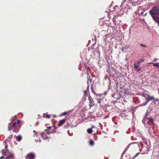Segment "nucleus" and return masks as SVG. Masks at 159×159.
I'll return each mask as SVG.
<instances>
[{
  "label": "nucleus",
  "instance_id": "1",
  "mask_svg": "<svg viewBox=\"0 0 159 159\" xmlns=\"http://www.w3.org/2000/svg\"><path fill=\"white\" fill-rule=\"evenodd\" d=\"M149 13L153 18L154 20L158 24H159V8L155 7L149 11Z\"/></svg>",
  "mask_w": 159,
  "mask_h": 159
},
{
  "label": "nucleus",
  "instance_id": "2",
  "mask_svg": "<svg viewBox=\"0 0 159 159\" xmlns=\"http://www.w3.org/2000/svg\"><path fill=\"white\" fill-rule=\"evenodd\" d=\"M16 117L14 116L13 119H12V121L11 122L12 123V128L14 127L15 129H16L17 127L19 125L20 123V120H16V121H14L15 120H16Z\"/></svg>",
  "mask_w": 159,
  "mask_h": 159
},
{
  "label": "nucleus",
  "instance_id": "3",
  "mask_svg": "<svg viewBox=\"0 0 159 159\" xmlns=\"http://www.w3.org/2000/svg\"><path fill=\"white\" fill-rule=\"evenodd\" d=\"M143 95L145 98V100H146V102L143 105V106L146 105L149 101L154 100V97L153 96H150L149 94L143 93Z\"/></svg>",
  "mask_w": 159,
  "mask_h": 159
},
{
  "label": "nucleus",
  "instance_id": "4",
  "mask_svg": "<svg viewBox=\"0 0 159 159\" xmlns=\"http://www.w3.org/2000/svg\"><path fill=\"white\" fill-rule=\"evenodd\" d=\"M49 133L44 131L41 134V135L43 139H47L49 138Z\"/></svg>",
  "mask_w": 159,
  "mask_h": 159
},
{
  "label": "nucleus",
  "instance_id": "5",
  "mask_svg": "<svg viewBox=\"0 0 159 159\" xmlns=\"http://www.w3.org/2000/svg\"><path fill=\"white\" fill-rule=\"evenodd\" d=\"M89 106H90V107H93L94 106V101L93 100V98L90 96V95L89 96Z\"/></svg>",
  "mask_w": 159,
  "mask_h": 159
},
{
  "label": "nucleus",
  "instance_id": "6",
  "mask_svg": "<svg viewBox=\"0 0 159 159\" xmlns=\"http://www.w3.org/2000/svg\"><path fill=\"white\" fill-rule=\"evenodd\" d=\"M34 157L35 155L32 153L28 154L25 157L26 159H34Z\"/></svg>",
  "mask_w": 159,
  "mask_h": 159
},
{
  "label": "nucleus",
  "instance_id": "7",
  "mask_svg": "<svg viewBox=\"0 0 159 159\" xmlns=\"http://www.w3.org/2000/svg\"><path fill=\"white\" fill-rule=\"evenodd\" d=\"M66 119H63L60 120L58 124V126H62L66 122Z\"/></svg>",
  "mask_w": 159,
  "mask_h": 159
},
{
  "label": "nucleus",
  "instance_id": "8",
  "mask_svg": "<svg viewBox=\"0 0 159 159\" xmlns=\"http://www.w3.org/2000/svg\"><path fill=\"white\" fill-rule=\"evenodd\" d=\"M141 150L143 151H144L143 154H147L148 152V150L147 148L143 147L142 148Z\"/></svg>",
  "mask_w": 159,
  "mask_h": 159
},
{
  "label": "nucleus",
  "instance_id": "9",
  "mask_svg": "<svg viewBox=\"0 0 159 159\" xmlns=\"http://www.w3.org/2000/svg\"><path fill=\"white\" fill-rule=\"evenodd\" d=\"M134 69L137 70V72L141 70V68L138 69L139 67L136 64V63H134Z\"/></svg>",
  "mask_w": 159,
  "mask_h": 159
},
{
  "label": "nucleus",
  "instance_id": "10",
  "mask_svg": "<svg viewBox=\"0 0 159 159\" xmlns=\"http://www.w3.org/2000/svg\"><path fill=\"white\" fill-rule=\"evenodd\" d=\"M16 137V139L18 141L20 142L22 139V137L20 135L18 136H15Z\"/></svg>",
  "mask_w": 159,
  "mask_h": 159
},
{
  "label": "nucleus",
  "instance_id": "11",
  "mask_svg": "<svg viewBox=\"0 0 159 159\" xmlns=\"http://www.w3.org/2000/svg\"><path fill=\"white\" fill-rule=\"evenodd\" d=\"M8 149H5V148L4 149H3L2 151V155H5L6 153L8 152Z\"/></svg>",
  "mask_w": 159,
  "mask_h": 159
},
{
  "label": "nucleus",
  "instance_id": "12",
  "mask_svg": "<svg viewBox=\"0 0 159 159\" xmlns=\"http://www.w3.org/2000/svg\"><path fill=\"white\" fill-rule=\"evenodd\" d=\"M52 127L49 126L46 129L44 130V131L49 134H50L51 132H49V130L52 128Z\"/></svg>",
  "mask_w": 159,
  "mask_h": 159
},
{
  "label": "nucleus",
  "instance_id": "13",
  "mask_svg": "<svg viewBox=\"0 0 159 159\" xmlns=\"http://www.w3.org/2000/svg\"><path fill=\"white\" fill-rule=\"evenodd\" d=\"M43 116L44 118H49L50 117L51 115L48 114H44Z\"/></svg>",
  "mask_w": 159,
  "mask_h": 159
},
{
  "label": "nucleus",
  "instance_id": "14",
  "mask_svg": "<svg viewBox=\"0 0 159 159\" xmlns=\"http://www.w3.org/2000/svg\"><path fill=\"white\" fill-rule=\"evenodd\" d=\"M11 124V122L10 123H9V125L8 127V131H10L11 130V127H12Z\"/></svg>",
  "mask_w": 159,
  "mask_h": 159
},
{
  "label": "nucleus",
  "instance_id": "15",
  "mask_svg": "<svg viewBox=\"0 0 159 159\" xmlns=\"http://www.w3.org/2000/svg\"><path fill=\"white\" fill-rule=\"evenodd\" d=\"M13 157V154L12 153L10 154L8 157H6V159H9V158H12Z\"/></svg>",
  "mask_w": 159,
  "mask_h": 159
},
{
  "label": "nucleus",
  "instance_id": "16",
  "mask_svg": "<svg viewBox=\"0 0 159 159\" xmlns=\"http://www.w3.org/2000/svg\"><path fill=\"white\" fill-rule=\"evenodd\" d=\"M153 66H156L158 68H159V63H154Z\"/></svg>",
  "mask_w": 159,
  "mask_h": 159
},
{
  "label": "nucleus",
  "instance_id": "17",
  "mask_svg": "<svg viewBox=\"0 0 159 159\" xmlns=\"http://www.w3.org/2000/svg\"><path fill=\"white\" fill-rule=\"evenodd\" d=\"M87 132L89 134H91L93 132V130L91 128H89L87 130Z\"/></svg>",
  "mask_w": 159,
  "mask_h": 159
},
{
  "label": "nucleus",
  "instance_id": "18",
  "mask_svg": "<svg viewBox=\"0 0 159 159\" xmlns=\"http://www.w3.org/2000/svg\"><path fill=\"white\" fill-rule=\"evenodd\" d=\"M88 89H86L85 91H84V96H85V98L86 97V94H87L88 92Z\"/></svg>",
  "mask_w": 159,
  "mask_h": 159
},
{
  "label": "nucleus",
  "instance_id": "19",
  "mask_svg": "<svg viewBox=\"0 0 159 159\" xmlns=\"http://www.w3.org/2000/svg\"><path fill=\"white\" fill-rule=\"evenodd\" d=\"M89 143V144L91 145H93L94 144V141L92 140H90Z\"/></svg>",
  "mask_w": 159,
  "mask_h": 159
},
{
  "label": "nucleus",
  "instance_id": "20",
  "mask_svg": "<svg viewBox=\"0 0 159 159\" xmlns=\"http://www.w3.org/2000/svg\"><path fill=\"white\" fill-rule=\"evenodd\" d=\"M69 112V111L68 112H64L62 113V114H61V116L65 115H69V114H68Z\"/></svg>",
  "mask_w": 159,
  "mask_h": 159
},
{
  "label": "nucleus",
  "instance_id": "21",
  "mask_svg": "<svg viewBox=\"0 0 159 159\" xmlns=\"http://www.w3.org/2000/svg\"><path fill=\"white\" fill-rule=\"evenodd\" d=\"M117 95H118V97H117V98H116V99H119L121 97V96L120 95V94H117Z\"/></svg>",
  "mask_w": 159,
  "mask_h": 159
},
{
  "label": "nucleus",
  "instance_id": "22",
  "mask_svg": "<svg viewBox=\"0 0 159 159\" xmlns=\"http://www.w3.org/2000/svg\"><path fill=\"white\" fill-rule=\"evenodd\" d=\"M139 154V153H137L136 155H135L134 156V157H132V159H134Z\"/></svg>",
  "mask_w": 159,
  "mask_h": 159
},
{
  "label": "nucleus",
  "instance_id": "23",
  "mask_svg": "<svg viewBox=\"0 0 159 159\" xmlns=\"http://www.w3.org/2000/svg\"><path fill=\"white\" fill-rule=\"evenodd\" d=\"M129 46L128 45H125V47H124V48L125 49H128L129 48Z\"/></svg>",
  "mask_w": 159,
  "mask_h": 159
},
{
  "label": "nucleus",
  "instance_id": "24",
  "mask_svg": "<svg viewBox=\"0 0 159 159\" xmlns=\"http://www.w3.org/2000/svg\"><path fill=\"white\" fill-rule=\"evenodd\" d=\"M5 149H7L8 146L7 145V144L6 143H5Z\"/></svg>",
  "mask_w": 159,
  "mask_h": 159
},
{
  "label": "nucleus",
  "instance_id": "25",
  "mask_svg": "<svg viewBox=\"0 0 159 159\" xmlns=\"http://www.w3.org/2000/svg\"><path fill=\"white\" fill-rule=\"evenodd\" d=\"M70 125V123H67L66 125V127H68Z\"/></svg>",
  "mask_w": 159,
  "mask_h": 159
},
{
  "label": "nucleus",
  "instance_id": "26",
  "mask_svg": "<svg viewBox=\"0 0 159 159\" xmlns=\"http://www.w3.org/2000/svg\"><path fill=\"white\" fill-rule=\"evenodd\" d=\"M141 63V61H138L137 62V64L138 65H139Z\"/></svg>",
  "mask_w": 159,
  "mask_h": 159
},
{
  "label": "nucleus",
  "instance_id": "27",
  "mask_svg": "<svg viewBox=\"0 0 159 159\" xmlns=\"http://www.w3.org/2000/svg\"><path fill=\"white\" fill-rule=\"evenodd\" d=\"M97 100H98V103H101V100L100 99H97Z\"/></svg>",
  "mask_w": 159,
  "mask_h": 159
},
{
  "label": "nucleus",
  "instance_id": "28",
  "mask_svg": "<svg viewBox=\"0 0 159 159\" xmlns=\"http://www.w3.org/2000/svg\"><path fill=\"white\" fill-rule=\"evenodd\" d=\"M130 144H129V145L127 147V148H126V149H125V150H127L128 149V148H129V146H130Z\"/></svg>",
  "mask_w": 159,
  "mask_h": 159
},
{
  "label": "nucleus",
  "instance_id": "29",
  "mask_svg": "<svg viewBox=\"0 0 159 159\" xmlns=\"http://www.w3.org/2000/svg\"><path fill=\"white\" fill-rule=\"evenodd\" d=\"M140 45H141V46H143V47H146V46H145V45H143V44H140Z\"/></svg>",
  "mask_w": 159,
  "mask_h": 159
},
{
  "label": "nucleus",
  "instance_id": "30",
  "mask_svg": "<svg viewBox=\"0 0 159 159\" xmlns=\"http://www.w3.org/2000/svg\"><path fill=\"white\" fill-rule=\"evenodd\" d=\"M4 158V157L3 156H2L0 157V159H3Z\"/></svg>",
  "mask_w": 159,
  "mask_h": 159
},
{
  "label": "nucleus",
  "instance_id": "31",
  "mask_svg": "<svg viewBox=\"0 0 159 159\" xmlns=\"http://www.w3.org/2000/svg\"><path fill=\"white\" fill-rule=\"evenodd\" d=\"M122 51H124L125 49L124 48V47H123L122 48Z\"/></svg>",
  "mask_w": 159,
  "mask_h": 159
},
{
  "label": "nucleus",
  "instance_id": "32",
  "mask_svg": "<svg viewBox=\"0 0 159 159\" xmlns=\"http://www.w3.org/2000/svg\"><path fill=\"white\" fill-rule=\"evenodd\" d=\"M141 61V62H143L144 61V60H143V59H141V61Z\"/></svg>",
  "mask_w": 159,
  "mask_h": 159
},
{
  "label": "nucleus",
  "instance_id": "33",
  "mask_svg": "<svg viewBox=\"0 0 159 159\" xmlns=\"http://www.w3.org/2000/svg\"><path fill=\"white\" fill-rule=\"evenodd\" d=\"M88 79H89V78H90V77H89V76H88Z\"/></svg>",
  "mask_w": 159,
  "mask_h": 159
},
{
  "label": "nucleus",
  "instance_id": "34",
  "mask_svg": "<svg viewBox=\"0 0 159 159\" xmlns=\"http://www.w3.org/2000/svg\"><path fill=\"white\" fill-rule=\"evenodd\" d=\"M33 132H35V130H34V131H33Z\"/></svg>",
  "mask_w": 159,
  "mask_h": 159
},
{
  "label": "nucleus",
  "instance_id": "35",
  "mask_svg": "<svg viewBox=\"0 0 159 159\" xmlns=\"http://www.w3.org/2000/svg\"><path fill=\"white\" fill-rule=\"evenodd\" d=\"M13 132H15V130H13Z\"/></svg>",
  "mask_w": 159,
  "mask_h": 159
},
{
  "label": "nucleus",
  "instance_id": "36",
  "mask_svg": "<svg viewBox=\"0 0 159 159\" xmlns=\"http://www.w3.org/2000/svg\"><path fill=\"white\" fill-rule=\"evenodd\" d=\"M158 25H159V24H158Z\"/></svg>",
  "mask_w": 159,
  "mask_h": 159
},
{
  "label": "nucleus",
  "instance_id": "37",
  "mask_svg": "<svg viewBox=\"0 0 159 159\" xmlns=\"http://www.w3.org/2000/svg\"><path fill=\"white\" fill-rule=\"evenodd\" d=\"M139 0H138V1H139Z\"/></svg>",
  "mask_w": 159,
  "mask_h": 159
}]
</instances>
